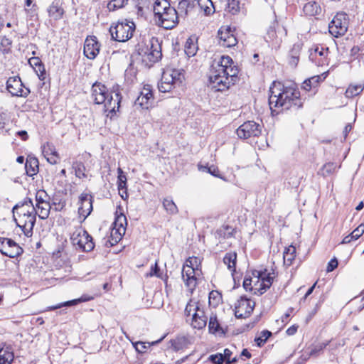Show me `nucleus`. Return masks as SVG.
Instances as JSON below:
<instances>
[{
  "label": "nucleus",
  "mask_w": 364,
  "mask_h": 364,
  "mask_svg": "<svg viewBox=\"0 0 364 364\" xmlns=\"http://www.w3.org/2000/svg\"><path fill=\"white\" fill-rule=\"evenodd\" d=\"M269 105L273 114L279 112L277 109L296 111L303 107L304 101L294 84L285 85L274 82L269 89Z\"/></svg>",
  "instance_id": "f257e3e1"
},
{
  "label": "nucleus",
  "mask_w": 364,
  "mask_h": 364,
  "mask_svg": "<svg viewBox=\"0 0 364 364\" xmlns=\"http://www.w3.org/2000/svg\"><path fill=\"white\" fill-rule=\"evenodd\" d=\"M239 70L234 65L232 59L228 55L221 56L220 60H214L209 72V82L215 91H224L239 80Z\"/></svg>",
  "instance_id": "f03ea898"
},
{
  "label": "nucleus",
  "mask_w": 364,
  "mask_h": 364,
  "mask_svg": "<svg viewBox=\"0 0 364 364\" xmlns=\"http://www.w3.org/2000/svg\"><path fill=\"white\" fill-rule=\"evenodd\" d=\"M122 97L118 85H114L109 92L101 82H96L92 85V98L95 104H103L105 112L116 113L119 111Z\"/></svg>",
  "instance_id": "7ed1b4c3"
},
{
  "label": "nucleus",
  "mask_w": 364,
  "mask_h": 364,
  "mask_svg": "<svg viewBox=\"0 0 364 364\" xmlns=\"http://www.w3.org/2000/svg\"><path fill=\"white\" fill-rule=\"evenodd\" d=\"M184 79L183 70L166 68L158 85L159 90L161 92H170L172 89L181 86Z\"/></svg>",
  "instance_id": "20e7f679"
},
{
  "label": "nucleus",
  "mask_w": 364,
  "mask_h": 364,
  "mask_svg": "<svg viewBox=\"0 0 364 364\" xmlns=\"http://www.w3.org/2000/svg\"><path fill=\"white\" fill-rule=\"evenodd\" d=\"M138 53L142 57V60L149 66L158 62L162 56L161 47L159 39L152 37L146 46L138 45Z\"/></svg>",
  "instance_id": "39448f33"
},
{
  "label": "nucleus",
  "mask_w": 364,
  "mask_h": 364,
  "mask_svg": "<svg viewBox=\"0 0 364 364\" xmlns=\"http://www.w3.org/2000/svg\"><path fill=\"white\" fill-rule=\"evenodd\" d=\"M135 24L133 21L125 20L124 21L112 23L109 28L112 38L116 41L125 42L130 39L135 31Z\"/></svg>",
  "instance_id": "423d86ee"
},
{
  "label": "nucleus",
  "mask_w": 364,
  "mask_h": 364,
  "mask_svg": "<svg viewBox=\"0 0 364 364\" xmlns=\"http://www.w3.org/2000/svg\"><path fill=\"white\" fill-rule=\"evenodd\" d=\"M70 240L73 245L83 252H90L95 247L93 239L88 232L81 228H77L71 235Z\"/></svg>",
  "instance_id": "0eeeda50"
},
{
  "label": "nucleus",
  "mask_w": 364,
  "mask_h": 364,
  "mask_svg": "<svg viewBox=\"0 0 364 364\" xmlns=\"http://www.w3.org/2000/svg\"><path fill=\"white\" fill-rule=\"evenodd\" d=\"M37 211L35 206H32L31 211L23 213L18 218H14L18 227H19L27 237L33 235V229L36 224Z\"/></svg>",
  "instance_id": "6e6552de"
},
{
  "label": "nucleus",
  "mask_w": 364,
  "mask_h": 364,
  "mask_svg": "<svg viewBox=\"0 0 364 364\" xmlns=\"http://www.w3.org/2000/svg\"><path fill=\"white\" fill-rule=\"evenodd\" d=\"M348 28V18L344 13L337 14L329 23V32L336 38L346 34Z\"/></svg>",
  "instance_id": "1a4fd4ad"
},
{
  "label": "nucleus",
  "mask_w": 364,
  "mask_h": 364,
  "mask_svg": "<svg viewBox=\"0 0 364 364\" xmlns=\"http://www.w3.org/2000/svg\"><path fill=\"white\" fill-rule=\"evenodd\" d=\"M329 50L324 45L316 44L309 49V60L317 66H323L328 63Z\"/></svg>",
  "instance_id": "9d476101"
},
{
  "label": "nucleus",
  "mask_w": 364,
  "mask_h": 364,
  "mask_svg": "<svg viewBox=\"0 0 364 364\" xmlns=\"http://www.w3.org/2000/svg\"><path fill=\"white\" fill-rule=\"evenodd\" d=\"M262 125L254 122L247 121L236 129L239 138L247 139L250 137H257L262 134Z\"/></svg>",
  "instance_id": "9b49d317"
},
{
  "label": "nucleus",
  "mask_w": 364,
  "mask_h": 364,
  "mask_svg": "<svg viewBox=\"0 0 364 364\" xmlns=\"http://www.w3.org/2000/svg\"><path fill=\"white\" fill-rule=\"evenodd\" d=\"M0 252L10 258H14L21 255L23 249L13 240L6 237H0Z\"/></svg>",
  "instance_id": "f8f14e48"
},
{
  "label": "nucleus",
  "mask_w": 364,
  "mask_h": 364,
  "mask_svg": "<svg viewBox=\"0 0 364 364\" xmlns=\"http://www.w3.org/2000/svg\"><path fill=\"white\" fill-rule=\"evenodd\" d=\"M6 90L11 96L26 97L30 93L28 88L24 87L19 76L10 77L6 81Z\"/></svg>",
  "instance_id": "ddd939ff"
},
{
  "label": "nucleus",
  "mask_w": 364,
  "mask_h": 364,
  "mask_svg": "<svg viewBox=\"0 0 364 364\" xmlns=\"http://www.w3.org/2000/svg\"><path fill=\"white\" fill-rule=\"evenodd\" d=\"M252 275L257 279L255 283V286H257L259 283V287L255 289L257 290L259 294H264L268 289L270 288L274 277L272 276L270 272H267V269L264 270H254Z\"/></svg>",
  "instance_id": "4468645a"
},
{
  "label": "nucleus",
  "mask_w": 364,
  "mask_h": 364,
  "mask_svg": "<svg viewBox=\"0 0 364 364\" xmlns=\"http://www.w3.org/2000/svg\"><path fill=\"white\" fill-rule=\"evenodd\" d=\"M254 307L255 302L242 296L235 304V316L237 318H247L253 311Z\"/></svg>",
  "instance_id": "2eb2a0df"
},
{
  "label": "nucleus",
  "mask_w": 364,
  "mask_h": 364,
  "mask_svg": "<svg viewBox=\"0 0 364 364\" xmlns=\"http://www.w3.org/2000/svg\"><path fill=\"white\" fill-rule=\"evenodd\" d=\"M80 206L78 208V214L80 218H82L81 222L84 221L92 211L93 196L87 193H82L79 196Z\"/></svg>",
  "instance_id": "dca6fc26"
},
{
  "label": "nucleus",
  "mask_w": 364,
  "mask_h": 364,
  "mask_svg": "<svg viewBox=\"0 0 364 364\" xmlns=\"http://www.w3.org/2000/svg\"><path fill=\"white\" fill-rule=\"evenodd\" d=\"M159 25L165 29H172L178 23V12L174 7L168 9L164 15L157 18Z\"/></svg>",
  "instance_id": "f3484780"
},
{
  "label": "nucleus",
  "mask_w": 364,
  "mask_h": 364,
  "mask_svg": "<svg viewBox=\"0 0 364 364\" xmlns=\"http://www.w3.org/2000/svg\"><path fill=\"white\" fill-rule=\"evenodd\" d=\"M154 103L152 87L145 85L139 96L135 100V105H139L142 109H149Z\"/></svg>",
  "instance_id": "a211bd4d"
},
{
  "label": "nucleus",
  "mask_w": 364,
  "mask_h": 364,
  "mask_svg": "<svg viewBox=\"0 0 364 364\" xmlns=\"http://www.w3.org/2000/svg\"><path fill=\"white\" fill-rule=\"evenodd\" d=\"M100 45L95 36L87 37L84 44V54L90 59H95L100 52Z\"/></svg>",
  "instance_id": "6ab92c4d"
},
{
  "label": "nucleus",
  "mask_w": 364,
  "mask_h": 364,
  "mask_svg": "<svg viewBox=\"0 0 364 364\" xmlns=\"http://www.w3.org/2000/svg\"><path fill=\"white\" fill-rule=\"evenodd\" d=\"M197 271L193 267L183 266L182 269V278L185 284L191 289H194L197 285Z\"/></svg>",
  "instance_id": "aec40b11"
},
{
  "label": "nucleus",
  "mask_w": 364,
  "mask_h": 364,
  "mask_svg": "<svg viewBox=\"0 0 364 364\" xmlns=\"http://www.w3.org/2000/svg\"><path fill=\"white\" fill-rule=\"evenodd\" d=\"M47 11L48 16L55 21L61 19L65 12L59 0L53 1L48 6Z\"/></svg>",
  "instance_id": "412c9836"
},
{
  "label": "nucleus",
  "mask_w": 364,
  "mask_h": 364,
  "mask_svg": "<svg viewBox=\"0 0 364 364\" xmlns=\"http://www.w3.org/2000/svg\"><path fill=\"white\" fill-rule=\"evenodd\" d=\"M32 206H34L32 199L26 198L23 202L17 203L13 208L14 217L15 218L16 215L18 218L23 213H27V211H31Z\"/></svg>",
  "instance_id": "4be33fe9"
},
{
  "label": "nucleus",
  "mask_w": 364,
  "mask_h": 364,
  "mask_svg": "<svg viewBox=\"0 0 364 364\" xmlns=\"http://www.w3.org/2000/svg\"><path fill=\"white\" fill-rule=\"evenodd\" d=\"M207 324V317L205 316L203 310L198 309L192 314L191 326L194 328L202 329Z\"/></svg>",
  "instance_id": "5701e85b"
},
{
  "label": "nucleus",
  "mask_w": 364,
  "mask_h": 364,
  "mask_svg": "<svg viewBox=\"0 0 364 364\" xmlns=\"http://www.w3.org/2000/svg\"><path fill=\"white\" fill-rule=\"evenodd\" d=\"M39 162L36 157L28 156L25 164V169L28 176H33L38 172Z\"/></svg>",
  "instance_id": "b1692460"
},
{
  "label": "nucleus",
  "mask_w": 364,
  "mask_h": 364,
  "mask_svg": "<svg viewBox=\"0 0 364 364\" xmlns=\"http://www.w3.org/2000/svg\"><path fill=\"white\" fill-rule=\"evenodd\" d=\"M171 7L167 0H156L153 7L155 18L161 17L166 11H168V9Z\"/></svg>",
  "instance_id": "393cba45"
},
{
  "label": "nucleus",
  "mask_w": 364,
  "mask_h": 364,
  "mask_svg": "<svg viewBox=\"0 0 364 364\" xmlns=\"http://www.w3.org/2000/svg\"><path fill=\"white\" fill-rule=\"evenodd\" d=\"M35 208L39 218L46 220L49 217L52 205L50 204L49 201H47L41 204L36 205Z\"/></svg>",
  "instance_id": "a878e982"
},
{
  "label": "nucleus",
  "mask_w": 364,
  "mask_h": 364,
  "mask_svg": "<svg viewBox=\"0 0 364 364\" xmlns=\"http://www.w3.org/2000/svg\"><path fill=\"white\" fill-rule=\"evenodd\" d=\"M303 11L306 16H314L320 14L321 9L317 2L312 1L304 6Z\"/></svg>",
  "instance_id": "bb28decb"
},
{
  "label": "nucleus",
  "mask_w": 364,
  "mask_h": 364,
  "mask_svg": "<svg viewBox=\"0 0 364 364\" xmlns=\"http://www.w3.org/2000/svg\"><path fill=\"white\" fill-rule=\"evenodd\" d=\"M94 298L90 295H87V294H83L82 295L80 298L78 299H73V300H70V301H68L62 304H60L58 306H52V307H50L49 309L50 310H54V309H56L58 308H60L61 306H73V305H76L79 303H81V302H86V301H91Z\"/></svg>",
  "instance_id": "cd10ccee"
},
{
  "label": "nucleus",
  "mask_w": 364,
  "mask_h": 364,
  "mask_svg": "<svg viewBox=\"0 0 364 364\" xmlns=\"http://www.w3.org/2000/svg\"><path fill=\"white\" fill-rule=\"evenodd\" d=\"M301 50V44L300 43H295L292 46L289 55H290V60H289V64L292 66H296L299 63V55L300 52Z\"/></svg>",
  "instance_id": "c85d7f7f"
},
{
  "label": "nucleus",
  "mask_w": 364,
  "mask_h": 364,
  "mask_svg": "<svg viewBox=\"0 0 364 364\" xmlns=\"http://www.w3.org/2000/svg\"><path fill=\"white\" fill-rule=\"evenodd\" d=\"M364 90V83L359 85H350L345 92V96L352 98L360 94Z\"/></svg>",
  "instance_id": "c756f323"
},
{
  "label": "nucleus",
  "mask_w": 364,
  "mask_h": 364,
  "mask_svg": "<svg viewBox=\"0 0 364 364\" xmlns=\"http://www.w3.org/2000/svg\"><path fill=\"white\" fill-rule=\"evenodd\" d=\"M321 80V77L319 75L313 76L307 80H306L302 84V88L306 91H310L312 89L316 88L320 81Z\"/></svg>",
  "instance_id": "7c9ffc66"
},
{
  "label": "nucleus",
  "mask_w": 364,
  "mask_h": 364,
  "mask_svg": "<svg viewBox=\"0 0 364 364\" xmlns=\"http://www.w3.org/2000/svg\"><path fill=\"white\" fill-rule=\"evenodd\" d=\"M236 259L237 254L235 252H228L225 254L223 258V262L228 266L230 270L235 272Z\"/></svg>",
  "instance_id": "2f4dec72"
},
{
  "label": "nucleus",
  "mask_w": 364,
  "mask_h": 364,
  "mask_svg": "<svg viewBox=\"0 0 364 364\" xmlns=\"http://www.w3.org/2000/svg\"><path fill=\"white\" fill-rule=\"evenodd\" d=\"M296 257V247L290 245L284 251V261L287 265H291Z\"/></svg>",
  "instance_id": "473e14b6"
},
{
  "label": "nucleus",
  "mask_w": 364,
  "mask_h": 364,
  "mask_svg": "<svg viewBox=\"0 0 364 364\" xmlns=\"http://www.w3.org/2000/svg\"><path fill=\"white\" fill-rule=\"evenodd\" d=\"M43 153L48 163L50 164H56L58 163V155L53 147L51 148L50 145L48 144V150L44 147Z\"/></svg>",
  "instance_id": "72a5a7b5"
},
{
  "label": "nucleus",
  "mask_w": 364,
  "mask_h": 364,
  "mask_svg": "<svg viewBox=\"0 0 364 364\" xmlns=\"http://www.w3.org/2000/svg\"><path fill=\"white\" fill-rule=\"evenodd\" d=\"M197 1L206 15L213 14L215 11L213 2L211 0H197Z\"/></svg>",
  "instance_id": "f704fd0d"
},
{
  "label": "nucleus",
  "mask_w": 364,
  "mask_h": 364,
  "mask_svg": "<svg viewBox=\"0 0 364 364\" xmlns=\"http://www.w3.org/2000/svg\"><path fill=\"white\" fill-rule=\"evenodd\" d=\"M163 205L166 212L169 214H176L178 211V208L172 199L169 198H164Z\"/></svg>",
  "instance_id": "c9c22d12"
},
{
  "label": "nucleus",
  "mask_w": 364,
  "mask_h": 364,
  "mask_svg": "<svg viewBox=\"0 0 364 364\" xmlns=\"http://www.w3.org/2000/svg\"><path fill=\"white\" fill-rule=\"evenodd\" d=\"M73 168L75 170V174L76 177L79 178H82L87 176V175L85 174L86 168L82 162H74L73 164Z\"/></svg>",
  "instance_id": "e433bc0d"
},
{
  "label": "nucleus",
  "mask_w": 364,
  "mask_h": 364,
  "mask_svg": "<svg viewBox=\"0 0 364 364\" xmlns=\"http://www.w3.org/2000/svg\"><path fill=\"white\" fill-rule=\"evenodd\" d=\"M13 358L12 353L0 348V364H11Z\"/></svg>",
  "instance_id": "4c0bfd02"
},
{
  "label": "nucleus",
  "mask_w": 364,
  "mask_h": 364,
  "mask_svg": "<svg viewBox=\"0 0 364 364\" xmlns=\"http://www.w3.org/2000/svg\"><path fill=\"white\" fill-rule=\"evenodd\" d=\"M127 2L128 0H112L107 4V7L109 11H114L124 7Z\"/></svg>",
  "instance_id": "58836bf2"
},
{
  "label": "nucleus",
  "mask_w": 364,
  "mask_h": 364,
  "mask_svg": "<svg viewBox=\"0 0 364 364\" xmlns=\"http://www.w3.org/2000/svg\"><path fill=\"white\" fill-rule=\"evenodd\" d=\"M120 228H117V227H114L111 232L110 240H109V243L112 246L118 243V242L122 239V234L121 232Z\"/></svg>",
  "instance_id": "ea45409f"
},
{
  "label": "nucleus",
  "mask_w": 364,
  "mask_h": 364,
  "mask_svg": "<svg viewBox=\"0 0 364 364\" xmlns=\"http://www.w3.org/2000/svg\"><path fill=\"white\" fill-rule=\"evenodd\" d=\"M272 336V332L268 330H264L260 333L259 337H256L255 341L257 346H262L267 341V339Z\"/></svg>",
  "instance_id": "a19ab883"
},
{
  "label": "nucleus",
  "mask_w": 364,
  "mask_h": 364,
  "mask_svg": "<svg viewBox=\"0 0 364 364\" xmlns=\"http://www.w3.org/2000/svg\"><path fill=\"white\" fill-rule=\"evenodd\" d=\"M232 34H233V31L231 30L230 27L221 28L218 33L220 44L222 45V43L225 42Z\"/></svg>",
  "instance_id": "79ce46f5"
},
{
  "label": "nucleus",
  "mask_w": 364,
  "mask_h": 364,
  "mask_svg": "<svg viewBox=\"0 0 364 364\" xmlns=\"http://www.w3.org/2000/svg\"><path fill=\"white\" fill-rule=\"evenodd\" d=\"M337 167L336 164L333 162H328L323 166L320 171L323 176H327L333 173Z\"/></svg>",
  "instance_id": "37998d69"
},
{
  "label": "nucleus",
  "mask_w": 364,
  "mask_h": 364,
  "mask_svg": "<svg viewBox=\"0 0 364 364\" xmlns=\"http://www.w3.org/2000/svg\"><path fill=\"white\" fill-rule=\"evenodd\" d=\"M208 328H209V331L211 333H218L221 330L220 323H218V321L217 320V317L215 316L210 317Z\"/></svg>",
  "instance_id": "c03bdc74"
},
{
  "label": "nucleus",
  "mask_w": 364,
  "mask_h": 364,
  "mask_svg": "<svg viewBox=\"0 0 364 364\" xmlns=\"http://www.w3.org/2000/svg\"><path fill=\"white\" fill-rule=\"evenodd\" d=\"M135 6L137 9L138 15L143 16L145 9H149V1L148 0H134Z\"/></svg>",
  "instance_id": "a18cd8bd"
},
{
  "label": "nucleus",
  "mask_w": 364,
  "mask_h": 364,
  "mask_svg": "<svg viewBox=\"0 0 364 364\" xmlns=\"http://www.w3.org/2000/svg\"><path fill=\"white\" fill-rule=\"evenodd\" d=\"M11 44L12 41L9 38L6 36L1 38L0 48L4 53H7L10 50Z\"/></svg>",
  "instance_id": "49530a36"
},
{
  "label": "nucleus",
  "mask_w": 364,
  "mask_h": 364,
  "mask_svg": "<svg viewBox=\"0 0 364 364\" xmlns=\"http://www.w3.org/2000/svg\"><path fill=\"white\" fill-rule=\"evenodd\" d=\"M113 224L114 227L120 228V230L123 231V233H124L125 228H124V224H127L126 216L123 213L117 215Z\"/></svg>",
  "instance_id": "de8ad7c7"
},
{
  "label": "nucleus",
  "mask_w": 364,
  "mask_h": 364,
  "mask_svg": "<svg viewBox=\"0 0 364 364\" xmlns=\"http://www.w3.org/2000/svg\"><path fill=\"white\" fill-rule=\"evenodd\" d=\"M36 204H41L43 203L48 201L50 199L49 196L47 194V193L44 190H38L36 193Z\"/></svg>",
  "instance_id": "09e8293b"
},
{
  "label": "nucleus",
  "mask_w": 364,
  "mask_h": 364,
  "mask_svg": "<svg viewBox=\"0 0 364 364\" xmlns=\"http://www.w3.org/2000/svg\"><path fill=\"white\" fill-rule=\"evenodd\" d=\"M234 232L235 229L229 225H226L225 227H223V228H220L219 230V234L220 237H223V238L226 239L233 237Z\"/></svg>",
  "instance_id": "8fccbe9b"
},
{
  "label": "nucleus",
  "mask_w": 364,
  "mask_h": 364,
  "mask_svg": "<svg viewBox=\"0 0 364 364\" xmlns=\"http://www.w3.org/2000/svg\"><path fill=\"white\" fill-rule=\"evenodd\" d=\"M197 46L193 43L191 39H188L185 46V52L188 56H193L196 53Z\"/></svg>",
  "instance_id": "3c124183"
},
{
  "label": "nucleus",
  "mask_w": 364,
  "mask_h": 364,
  "mask_svg": "<svg viewBox=\"0 0 364 364\" xmlns=\"http://www.w3.org/2000/svg\"><path fill=\"white\" fill-rule=\"evenodd\" d=\"M200 264V260L198 257H191L186 259L183 266L187 267H193V269L198 270V267Z\"/></svg>",
  "instance_id": "603ef678"
},
{
  "label": "nucleus",
  "mask_w": 364,
  "mask_h": 364,
  "mask_svg": "<svg viewBox=\"0 0 364 364\" xmlns=\"http://www.w3.org/2000/svg\"><path fill=\"white\" fill-rule=\"evenodd\" d=\"M221 300V295L218 291H212L209 294V303L211 305L217 306Z\"/></svg>",
  "instance_id": "864d4df0"
},
{
  "label": "nucleus",
  "mask_w": 364,
  "mask_h": 364,
  "mask_svg": "<svg viewBox=\"0 0 364 364\" xmlns=\"http://www.w3.org/2000/svg\"><path fill=\"white\" fill-rule=\"evenodd\" d=\"M328 343H319L316 345L312 346L310 352L309 356H316L318 354L319 352L322 351L327 346Z\"/></svg>",
  "instance_id": "5fc2aeb1"
},
{
  "label": "nucleus",
  "mask_w": 364,
  "mask_h": 364,
  "mask_svg": "<svg viewBox=\"0 0 364 364\" xmlns=\"http://www.w3.org/2000/svg\"><path fill=\"white\" fill-rule=\"evenodd\" d=\"M200 309V307L198 304L196 302H193L192 300H191L186 305L185 308V315L186 316H190L192 311L196 312V311H198Z\"/></svg>",
  "instance_id": "6e6d98bb"
},
{
  "label": "nucleus",
  "mask_w": 364,
  "mask_h": 364,
  "mask_svg": "<svg viewBox=\"0 0 364 364\" xmlns=\"http://www.w3.org/2000/svg\"><path fill=\"white\" fill-rule=\"evenodd\" d=\"M118 173H119L118 181H117L118 188L119 191H121L123 188H126L127 177L123 173V171L120 168H118Z\"/></svg>",
  "instance_id": "4d7b16f0"
},
{
  "label": "nucleus",
  "mask_w": 364,
  "mask_h": 364,
  "mask_svg": "<svg viewBox=\"0 0 364 364\" xmlns=\"http://www.w3.org/2000/svg\"><path fill=\"white\" fill-rule=\"evenodd\" d=\"M252 277L246 276L243 281V287L246 291H254V294H257L259 292L257 291V290L255 289L257 288L256 287H253L252 286Z\"/></svg>",
  "instance_id": "13d9d810"
},
{
  "label": "nucleus",
  "mask_w": 364,
  "mask_h": 364,
  "mask_svg": "<svg viewBox=\"0 0 364 364\" xmlns=\"http://www.w3.org/2000/svg\"><path fill=\"white\" fill-rule=\"evenodd\" d=\"M33 69L40 80H44L46 79V69L43 63L37 65V67H34Z\"/></svg>",
  "instance_id": "bf43d9fd"
},
{
  "label": "nucleus",
  "mask_w": 364,
  "mask_h": 364,
  "mask_svg": "<svg viewBox=\"0 0 364 364\" xmlns=\"http://www.w3.org/2000/svg\"><path fill=\"white\" fill-rule=\"evenodd\" d=\"M228 9L232 14L239 11V3L236 0H228Z\"/></svg>",
  "instance_id": "052dcab7"
},
{
  "label": "nucleus",
  "mask_w": 364,
  "mask_h": 364,
  "mask_svg": "<svg viewBox=\"0 0 364 364\" xmlns=\"http://www.w3.org/2000/svg\"><path fill=\"white\" fill-rule=\"evenodd\" d=\"M237 43V40L233 33L230 35V36L227 38L225 42H223L221 46L223 47L231 48L235 46Z\"/></svg>",
  "instance_id": "680f3d73"
},
{
  "label": "nucleus",
  "mask_w": 364,
  "mask_h": 364,
  "mask_svg": "<svg viewBox=\"0 0 364 364\" xmlns=\"http://www.w3.org/2000/svg\"><path fill=\"white\" fill-rule=\"evenodd\" d=\"M364 233V223L358 225L352 232L351 237H354V240L358 239Z\"/></svg>",
  "instance_id": "e2e57ef3"
},
{
  "label": "nucleus",
  "mask_w": 364,
  "mask_h": 364,
  "mask_svg": "<svg viewBox=\"0 0 364 364\" xmlns=\"http://www.w3.org/2000/svg\"><path fill=\"white\" fill-rule=\"evenodd\" d=\"M209 360L215 364H222L224 362V357L223 354L217 353L210 355Z\"/></svg>",
  "instance_id": "0e129e2a"
},
{
  "label": "nucleus",
  "mask_w": 364,
  "mask_h": 364,
  "mask_svg": "<svg viewBox=\"0 0 364 364\" xmlns=\"http://www.w3.org/2000/svg\"><path fill=\"white\" fill-rule=\"evenodd\" d=\"M159 272H160L159 267L158 265L157 262H156L155 264H154V266L151 267L150 272L146 274V276L147 277L156 276V277H157L159 278H161V276L159 274Z\"/></svg>",
  "instance_id": "69168bd1"
},
{
  "label": "nucleus",
  "mask_w": 364,
  "mask_h": 364,
  "mask_svg": "<svg viewBox=\"0 0 364 364\" xmlns=\"http://www.w3.org/2000/svg\"><path fill=\"white\" fill-rule=\"evenodd\" d=\"M338 262L336 257L331 259L328 263L326 271L331 272L338 267Z\"/></svg>",
  "instance_id": "338daca9"
},
{
  "label": "nucleus",
  "mask_w": 364,
  "mask_h": 364,
  "mask_svg": "<svg viewBox=\"0 0 364 364\" xmlns=\"http://www.w3.org/2000/svg\"><path fill=\"white\" fill-rule=\"evenodd\" d=\"M136 350L140 353H143L146 348L145 343L141 341H138L133 343Z\"/></svg>",
  "instance_id": "774afa93"
}]
</instances>
